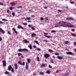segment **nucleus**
<instances>
[{"label": "nucleus", "mask_w": 76, "mask_h": 76, "mask_svg": "<svg viewBox=\"0 0 76 76\" xmlns=\"http://www.w3.org/2000/svg\"><path fill=\"white\" fill-rule=\"evenodd\" d=\"M12 30L15 32V33L16 34H18V32L16 31V29L15 28H12Z\"/></svg>", "instance_id": "2eb2a0df"}, {"label": "nucleus", "mask_w": 76, "mask_h": 76, "mask_svg": "<svg viewBox=\"0 0 76 76\" xmlns=\"http://www.w3.org/2000/svg\"><path fill=\"white\" fill-rule=\"evenodd\" d=\"M66 54H69V55H72L73 56V53L71 52H66Z\"/></svg>", "instance_id": "1a4fd4ad"}, {"label": "nucleus", "mask_w": 76, "mask_h": 76, "mask_svg": "<svg viewBox=\"0 0 76 76\" xmlns=\"http://www.w3.org/2000/svg\"><path fill=\"white\" fill-rule=\"evenodd\" d=\"M13 8H14V7H9V9H10V10H12L13 9Z\"/></svg>", "instance_id": "a878e982"}, {"label": "nucleus", "mask_w": 76, "mask_h": 76, "mask_svg": "<svg viewBox=\"0 0 76 76\" xmlns=\"http://www.w3.org/2000/svg\"><path fill=\"white\" fill-rule=\"evenodd\" d=\"M69 27V28H74V27H75V26H74L73 25H69L68 26Z\"/></svg>", "instance_id": "5701e85b"}, {"label": "nucleus", "mask_w": 76, "mask_h": 76, "mask_svg": "<svg viewBox=\"0 0 76 76\" xmlns=\"http://www.w3.org/2000/svg\"><path fill=\"white\" fill-rule=\"evenodd\" d=\"M67 20H73V19L71 17H68L66 18Z\"/></svg>", "instance_id": "423d86ee"}, {"label": "nucleus", "mask_w": 76, "mask_h": 76, "mask_svg": "<svg viewBox=\"0 0 76 76\" xmlns=\"http://www.w3.org/2000/svg\"><path fill=\"white\" fill-rule=\"evenodd\" d=\"M27 62L28 63H29L30 62H31V59L27 58Z\"/></svg>", "instance_id": "a211bd4d"}, {"label": "nucleus", "mask_w": 76, "mask_h": 76, "mask_svg": "<svg viewBox=\"0 0 76 76\" xmlns=\"http://www.w3.org/2000/svg\"><path fill=\"white\" fill-rule=\"evenodd\" d=\"M69 75H70V73L69 72L67 73L66 74H65V76H69Z\"/></svg>", "instance_id": "cd10ccee"}, {"label": "nucleus", "mask_w": 76, "mask_h": 76, "mask_svg": "<svg viewBox=\"0 0 76 76\" xmlns=\"http://www.w3.org/2000/svg\"><path fill=\"white\" fill-rule=\"evenodd\" d=\"M34 42H35L37 44H38V45H39V43L38 41L34 40Z\"/></svg>", "instance_id": "b1692460"}, {"label": "nucleus", "mask_w": 76, "mask_h": 76, "mask_svg": "<svg viewBox=\"0 0 76 76\" xmlns=\"http://www.w3.org/2000/svg\"><path fill=\"white\" fill-rule=\"evenodd\" d=\"M39 73H40V75H44V73L42 72H39Z\"/></svg>", "instance_id": "412c9836"}, {"label": "nucleus", "mask_w": 76, "mask_h": 76, "mask_svg": "<svg viewBox=\"0 0 76 76\" xmlns=\"http://www.w3.org/2000/svg\"><path fill=\"white\" fill-rule=\"evenodd\" d=\"M71 35H72V36H73V37H76V35H74L73 33H72Z\"/></svg>", "instance_id": "37998d69"}, {"label": "nucleus", "mask_w": 76, "mask_h": 76, "mask_svg": "<svg viewBox=\"0 0 76 76\" xmlns=\"http://www.w3.org/2000/svg\"><path fill=\"white\" fill-rule=\"evenodd\" d=\"M61 23V22H59L57 23L55 25V27H59V26H63L64 27H66V26H64L63 25H60V24Z\"/></svg>", "instance_id": "f257e3e1"}, {"label": "nucleus", "mask_w": 76, "mask_h": 76, "mask_svg": "<svg viewBox=\"0 0 76 76\" xmlns=\"http://www.w3.org/2000/svg\"><path fill=\"white\" fill-rule=\"evenodd\" d=\"M10 12V11L9 10H7V13H9V12Z\"/></svg>", "instance_id": "4d7b16f0"}, {"label": "nucleus", "mask_w": 76, "mask_h": 76, "mask_svg": "<svg viewBox=\"0 0 76 76\" xmlns=\"http://www.w3.org/2000/svg\"><path fill=\"white\" fill-rule=\"evenodd\" d=\"M74 45H75L76 46V42H74Z\"/></svg>", "instance_id": "680f3d73"}, {"label": "nucleus", "mask_w": 76, "mask_h": 76, "mask_svg": "<svg viewBox=\"0 0 76 76\" xmlns=\"http://www.w3.org/2000/svg\"><path fill=\"white\" fill-rule=\"evenodd\" d=\"M18 63L19 64H20V65H21V62H20V61H18Z\"/></svg>", "instance_id": "8fccbe9b"}, {"label": "nucleus", "mask_w": 76, "mask_h": 76, "mask_svg": "<svg viewBox=\"0 0 76 76\" xmlns=\"http://www.w3.org/2000/svg\"><path fill=\"white\" fill-rule=\"evenodd\" d=\"M45 66V64H42V66Z\"/></svg>", "instance_id": "bf43d9fd"}, {"label": "nucleus", "mask_w": 76, "mask_h": 76, "mask_svg": "<svg viewBox=\"0 0 76 76\" xmlns=\"http://www.w3.org/2000/svg\"><path fill=\"white\" fill-rule=\"evenodd\" d=\"M41 20H44V18L42 17H41L40 18Z\"/></svg>", "instance_id": "79ce46f5"}, {"label": "nucleus", "mask_w": 76, "mask_h": 76, "mask_svg": "<svg viewBox=\"0 0 76 76\" xmlns=\"http://www.w3.org/2000/svg\"><path fill=\"white\" fill-rule=\"evenodd\" d=\"M31 17H32L33 18H34V17H35V15H32Z\"/></svg>", "instance_id": "0e129e2a"}, {"label": "nucleus", "mask_w": 76, "mask_h": 76, "mask_svg": "<svg viewBox=\"0 0 76 76\" xmlns=\"http://www.w3.org/2000/svg\"><path fill=\"white\" fill-rule=\"evenodd\" d=\"M56 72L57 73H59V70H58V69L57 70Z\"/></svg>", "instance_id": "ea45409f"}, {"label": "nucleus", "mask_w": 76, "mask_h": 76, "mask_svg": "<svg viewBox=\"0 0 76 76\" xmlns=\"http://www.w3.org/2000/svg\"><path fill=\"white\" fill-rule=\"evenodd\" d=\"M57 58L59 59V60H62L63 59V57H61L60 56H58L57 57Z\"/></svg>", "instance_id": "f8f14e48"}, {"label": "nucleus", "mask_w": 76, "mask_h": 76, "mask_svg": "<svg viewBox=\"0 0 76 76\" xmlns=\"http://www.w3.org/2000/svg\"><path fill=\"white\" fill-rule=\"evenodd\" d=\"M37 51H41V49L39 48H37Z\"/></svg>", "instance_id": "49530a36"}, {"label": "nucleus", "mask_w": 76, "mask_h": 76, "mask_svg": "<svg viewBox=\"0 0 76 76\" xmlns=\"http://www.w3.org/2000/svg\"><path fill=\"white\" fill-rule=\"evenodd\" d=\"M51 63H54V62L53 61V60L52 58L51 59Z\"/></svg>", "instance_id": "58836bf2"}, {"label": "nucleus", "mask_w": 76, "mask_h": 76, "mask_svg": "<svg viewBox=\"0 0 76 76\" xmlns=\"http://www.w3.org/2000/svg\"><path fill=\"white\" fill-rule=\"evenodd\" d=\"M45 37H47L48 38H53V37L49 36L44 35Z\"/></svg>", "instance_id": "6ab92c4d"}, {"label": "nucleus", "mask_w": 76, "mask_h": 76, "mask_svg": "<svg viewBox=\"0 0 76 76\" xmlns=\"http://www.w3.org/2000/svg\"><path fill=\"white\" fill-rule=\"evenodd\" d=\"M48 51L49 52H53V50L51 49H49Z\"/></svg>", "instance_id": "4c0bfd02"}, {"label": "nucleus", "mask_w": 76, "mask_h": 76, "mask_svg": "<svg viewBox=\"0 0 76 76\" xmlns=\"http://www.w3.org/2000/svg\"><path fill=\"white\" fill-rule=\"evenodd\" d=\"M55 55H56V56H58V55H60V54H59L58 53H55Z\"/></svg>", "instance_id": "bb28decb"}, {"label": "nucleus", "mask_w": 76, "mask_h": 76, "mask_svg": "<svg viewBox=\"0 0 76 76\" xmlns=\"http://www.w3.org/2000/svg\"><path fill=\"white\" fill-rule=\"evenodd\" d=\"M27 20H30L31 19V18L30 17H27Z\"/></svg>", "instance_id": "a18cd8bd"}, {"label": "nucleus", "mask_w": 76, "mask_h": 76, "mask_svg": "<svg viewBox=\"0 0 76 76\" xmlns=\"http://www.w3.org/2000/svg\"><path fill=\"white\" fill-rule=\"evenodd\" d=\"M22 24L23 25H27V23H22Z\"/></svg>", "instance_id": "c756f323"}, {"label": "nucleus", "mask_w": 76, "mask_h": 76, "mask_svg": "<svg viewBox=\"0 0 76 76\" xmlns=\"http://www.w3.org/2000/svg\"><path fill=\"white\" fill-rule=\"evenodd\" d=\"M51 33H54L56 32V31L55 30H52L51 31Z\"/></svg>", "instance_id": "7c9ffc66"}, {"label": "nucleus", "mask_w": 76, "mask_h": 76, "mask_svg": "<svg viewBox=\"0 0 76 76\" xmlns=\"http://www.w3.org/2000/svg\"><path fill=\"white\" fill-rule=\"evenodd\" d=\"M14 66L15 67V70H17L18 69V64H14Z\"/></svg>", "instance_id": "0eeeda50"}, {"label": "nucleus", "mask_w": 76, "mask_h": 76, "mask_svg": "<svg viewBox=\"0 0 76 76\" xmlns=\"http://www.w3.org/2000/svg\"><path fill=\"white\" fill-rule=\"evenodd\" d=\"M31 29H32V30L33 31H35V28H34V27H31Z\"/></svg>", "instance_id": "473e14b6"}, {"label": "nucleus", "mask_w": 76, "mask_h": 76, "mask_svg": "<svg viewBox=\"0 0 76 76\" xmlns=\"http://www.w3.org/2000/svg\"><path fill=\"white\" fill-rule=\"evenodd\" d=\"M70 3H71V4H75V3L74 2L72 1V2H69Z\"/></svg>", "instance_id": "603ef678"}, {"label": "nucleus", "mask_w": 76, "mask_h": 76, "mask_svg": "<svg viewBox=\"0 0 76 76\" xmlns=\"http://www.w3.org/2000/svg\"><path fill=\"white\" fill-rule=\"evenodd\" d=\"M2 20H5V21H7V20L5 19H2Z\"/></svg>", "instance_id": "5fc2aeb1"}, {"label": "nucleus", "mask_w": 76, "mask_h": 76, "mask_svg": "<svg viewBox=\"0 0 76 76\" xmlns=\"http://www.w3.org/2000/svg\"><path fill=\"white\" fill-rule=\"evenodd\" d=\"M58 12H61L62 11V10H58Z\"/></svg>", "instance_id": "a19ab883"}, {"label": "nucleus", "mask_w": 76, "mask_h": 76, "mask_svg": "<svg viewBox=\"0 0 76 76\" xmlns=\"http://www.w3.org/2000/svg\"><path fill=\"white\" fill-rule=\"evenodd\" d=\"M33 47H34V48H37V46L35 45H34L33 46Z\"/></svg>", "instance_id": "13d9d810"}, {"label": "nucleus", "mask_w": 76, "mask_h": 76, "mask_svg": "<svg viewBox=\"0 0 76 76\" xmlns=\"http://www.w3.org/2000/svg\"><path fill=\"white\" fill-rule=\"evenodd\" d=\"M8 34H9V35H11V33H10V32L9 31H8Z\"/></svg>", "instance_id": "de8ad7c7"}, {"label": "nucleus", "mask_w": 76, "mask_h": 76, "mask_svg": "<svg viewBox=\"0 0 76 76\" xmlns=\"http://www.w3.org/2000/svg\"><path fill=\"white\" fill-rule=\"evenodd\" d=\"M45 21L48 20V17L46 18H45Z\"/></svg>", "instance_id": "c9c22d12"}, {"label": "nucleus", "mask_w": 76, "mask_h": 76, "mask_svg": "<svg viewBox=\"0 0 76 76\" xmlns=\"http://www.w3.org/2000/svg\"><path fill=\"white\" fill-rule=\"evenodd\" d=\"M65 44H69V42L68 41H66L65 42Z\"/></svg>", "instance_id": "e433bc0d"}, {"label": "nucleus", "mask_w": 76, "mask_h": 76, "mask_svg": "<svg viewBox=\"0 0 76 76\" xmlns=\"http://www.w3.org/2000/svg\"><path fill=\"white\" fill-rule=\"evenodd\" d=\"M2 41V38H1V37H0V41Z\"/></svg>", "instance_id": "052dcab7"}, {"label": "nucleus", "mask_w": 76, "mask_h": 76, "mask_svg": "<svg viewBox=\"0 0 76 76\" xmlns=\"http://www.w3.org/2000/svg\"><path fill=\"white\" fill-rule=\"evenodd\" d=\"M28 26L29 27H31V26H32L29 24L28 25Z\"/></svg>", "instance_id": "69168bd1"}, {"label": "nucleus", "mask_w": 76, "mask_h": 76, "mask_svg": "<svg viewBox=\"0 0 76 76\" xmlns=\"http://www.w3.org/2000/svg\"><path fill=\"white\" fill-rule=\"evenodd\" d=\"M25 62H23V64H21V66H25Z\"/></svg>", "instance_id": "2f4dec72"}, {"label": "nucleus", "mask_w": 76, "mask_h": 76, "mask_svg": "<svg viewBox=\"0 0 76 76\" xmlns=\"http://www.w3.org/2000/svg\"><path fill=\"white\" fill-rule=\"evenodd\" d=\"M3 63V66H4V67H6V62L5 60L2 61Z\"/></svg>", "instance_id": "20e7f679"}, {"label": "nucleus", "mask_w": 76, "mask_h": 76, "mask_svg": "<svg viewBox=\"0 0 76 76\" xmlns=\"http://www.w3.org/2000/svg\"><path fill=\"white\" fill-rule=\"evenodd\" d=\"M44 56L45 58H48L49 57H50V54L48 53L45 54Z\"/></svg>", "instance_id": "39448f33"}, {"label": "nucleus", "mask_w": 76, "mask_h": 76, "mask_svg": "<svg viewBox=\"0 0 76 76\" xmlns=\"http://www.w3.org/2000/svg\"><path fill=\"white\" fill-rule=\"evenodd\" d=\"M5 74L6 75H7V74L10 75V73H9V72H8L7 71H6L5 72Z\"/></svg>", "instance_id": "4be33fe9"}, {"label": "nucleus", "mask_w": 76, "mask_h": 76, "mask_svg": "<svg viewBox=\"0 0 76 76\" xmlns=\"http://www.w3.org/2000/svg\"><path fill=\"white\" fill-rule=\"evenodd\" d=\"M22 55L20 53H18V56H22Z\"/></svg>", "instance_id": "f704fd0d"}, {"label": "nucleus", "mask_w": 76, "mask_h": 76, "mask_svg": "<svg viewBox=\"0 0 76 76\" xmlns=\"http://www.w3.org/2000/svg\"><path fill=\"white\" fill-rule=\"evenodd\" d=\"M72 32H75V30L74 29H72Z\"/></svg>", "instance_id": "864d4df0"}, {"label": "nucleus", "mask_w": 76, "mask_h": 76, "mask_svg": "<svg viewBox=\"0 0 76 76\" xmlns=\"http://www.w3.org/2000/svg\"><path fill=\"white\" fill-rule=\"evenodd\" d=\"M28 22H32V21L31 20H28Z\"/></svg>", "instance_id": "774afa93"}, {"label": "nucleus", "mask_w": 76, "mask_h": 76, "mask_svg": "<svg viewBox=\"0 0 76 76\" xmlns=\"http://www.w3.org/2000/svg\"><path fill=\"white\" fill-rule=\"evenodd\" d=\"M62 23H64V25H67V26H69V24H70V23H68L65 21H62Z\"/></svg>", "instance_id": "7ed1b4c3"}, {"label": "nucleus", "mask_w": 76, "mask_h": 76, "mask_svg": "<svg viewBox=\"0 0 76 76\" xmlns=\"http://www.w3.org/2000/svg\"><path fill=\"white\" fill-rule=\"evenodd\" d=\"M18 51L19 52H22L23 51H28L29 50L27 49L24 48L23 49H19L18 50Z\"/></svg>", "instance_id": "f03ea898"}, {"label": "nucleus", "mask_w": 76, "mask_h": 76, "mask_svg": "<svg viewBox=\"0 0 76 76\" xmlns=\"http://www.w3.org/2000/svg\"><path fill=\"white\" fill-rule=\"evenodd\" d=\"M26 70H28V63L27 62H26Z\"/></svg>", "instance_id": "ddd939ff"}, {"label": "nucleus", "mask_w": 76, "mask_h": 76, "mask_svg": "<svg viewBox=\"0 0 76 76\" xmlns=\"http://www.w3.org/2000/svg\"><path fill=\"white\" fill-rule=\"evenodd\" d=\"M12 15H13V16H15V12H13L12 13Z\"/></svg>", "instance_id": "09e8293b"}, {"label": "nucleus", "mask_w": 76, "mask_h": 76, "mask_svg": "<svg viewBox=\"0 0 76 76\" xmlns=\"http://www.w3.org/2000/svg\"><path fill=\"white\" fill-rule=\"evenodd\" d=\"M44 34H45V35H48V33H44Z\"/></svg>", "instance_id": "338daca9"}, {"label": "nucleus", "mask_w": 76, "mask_h": 76, "mask_svg": "<svg viewBox=\"0 0 76 76\" xmlns=\"http://www.w3.org/2000/svg\"><path fill=\"white\" fill-rule=\"evenodd\" d=\"M65 7L66 9H67L69 10V8L67 7Z\"/></svg>", "instance_id": "e2e57ef3"}, {"label": "nucleus", "mask_w": 76, "mask_h": 76, "mask_svg": "<svg viewBox=\"0 0 76 76\" xmlns=\"http://www.w3.org/2000/svg\"><path fill=\"white\" fill-rule=\"evenodd\" d=\"M34 36H37V35L35 33H33L31 35L32 38H34Z\"/></svg>", "instance_id": "dca6fc26"}, {"label": "nucleus", "mask_w": 76, "mask_h": 76, "mask_svg": "<svg viewBox=\"0 0 76 76\" xmlns=\"http://www.w3.org/2000/svg\"><path fill=\"white\" fill-rule=\"evenodd\" d=\"M17 28L18 29H24V28L23 27H22L21 26H19L17 27Z\"/></svg>", "instance_id": "9b49d317"}, {"label": "nucleus", "mask_w": 76, "mask_h": 76, "mask_svg": "<svg viewBox=\"0 0 76 76\" xmlns=\"http://www.w3.org/2000/svg\"><path fill=\"white\" fill-rule=\"evenodd\" d=\"M0 32H1L3 34H4V33L5 32L1 28H0Z\"/></svg>", "instance_id": "4468645a"}, {"label": "nucleus", "mask_w": 76, "mask_h": 76, "mask_svg": "<svg viewBox=\"0 0 76 76\" xmlns=\"http://www.w3.org/2000/svg\"><path fill=\"white\" fill-rule=\"evenodd\" d=\"M46 73L48 74H50V71L49 70H47V71L46 72Z\"/></svg>", "instance_id": "393cba45"}, {"label": "nucleus", "mask_w": 76, "mask_h": 76, "mask_svg": "<svg viewBox=\"0 0 76 76\" xmlns=\"http://www.w3.org/2000/svg\"><path fill=\"white\" fill-rule=\"evenodd\" d=\"M10 5L11 6H15L16 5V4L14 2H12L10 3Z\"/></svg>", "instance_id": "6e6552de"}, {"label": "nucleus", "mask_w": 76, "mask_h": 76, "mask_svg": "<svg viewBox=\"0 0 76 76\" xmlns=\"http://www.w3.org/2000/svg\"><path fill=\"white\" fill-rule=\"evenodd\" d=\"M11 72L12 73H14L15 72V70L13 69V68L11 69Z\"/></svg>", "instance_id": "c85d7f7f"}, {"label": "nucleus", "mask_w": 76, "mask_h": 76, "mask_svg": "<svg viewBox=\"0 0 76 76\" xmlns=\"http://www.w3.org/2000/svg\"><path fill=\"white\" fill-rule=\"evenodd\" d=\"M28 47L31 50L32 49V45L30 44L29 45H28Z\"/></svg>", "instance_id": "f3484780"}, {"label": "nucleus", "mask_w": 76, "mask_h": 76, "mask_svg": "<svg viewBox=\"0 0 76 76\" xmlns=\"http://www.w3.org/2000/svg\"><path fill=\"white\" fill-rule=\"evenodd\" d=\"M37 60L38 61H39V58L38 57H37Z\"/></svg>", "instance_id": "72a5a7b5"}, {"label": "nucleus", "mask_w": 76, "mask_h": 76, "mask_svg": "<svg viewBox=\"0 0 76 76\" xmlns=\"http://www.w3.org/2000/svg\"><path fill=\"white\" fill-rule=\"evenodd\" d=\"M49 68H50V69H51V68H52V66H51L50 65H49Z\"/></svg>", "instance_id": "3c124183"}, {"label": "nucleus", "mask_w": 76, "mask_h": 76, "mask_svg": "<svg viewBox=\"0 0 76 76\" xmlns=\"http://www.w3.org/2000/svg\"><path fill=\"white\" fill-rule=\"evenodd\" d=\"M0 5H1L2 6H3L4 4L3 3H1V2H0Z\"/></svg>", "instance_id": "c03bdc74"}, {"label": "nucleus", "mask_w": 76, "mask_h": 76, "mask_svg": "<svg viewBox=\"0 0 76 76\" xmlns=\"http://www.w3.org/2000/svg\"><path fill=\"white\" fill-rule=\"evenodd\" d=\"M25 19V17H23L21 18L22 20H23V19Z\"/></svg>", "instance_id": "6e6d98bb"}, {"label": "nucleus", "mask_w": 76, "mask_h": 76, "mask_svg": "<svg viewBox=\"0 0 76 76\" xmlns=\"http://www.w3.org/2000/svg\"><path fill=\"white\" fill-rule=\"evenodd\" d=\"M24 42L25 43H29V41H27L26 39H24Z\"/></svg>", "instance_id": "aec40b11"}, {"label": "nucleus", "mask_w": 76, "mask_h": 76, "mask_svg": "<svg viewBox=\"0 0 76 76\" xmlns=\"http://www.w3.org/2000/svg\"><path fill=\"white\" fill-rule=\"evenodd\" d=\"M13 68L12 67V66L11 65H10L8 68V70H9V71H10L11 70V69H12Z\"/></svg>", "instance_id": "9d476101"}]
</instances>
